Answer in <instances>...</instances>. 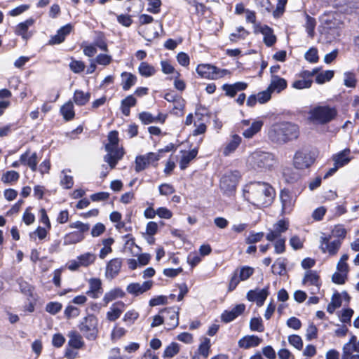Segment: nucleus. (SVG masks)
I'll use <instances>...</instances> for the list:
<instances>
[{
    "instance_id": "f257e3e1",
    "label": "nucleus",
    "mask_w": 359,
    "mask_h": 359,
    "mask_svg": "<svg viewBox=\"0 0 359 359\" xmlns=\"http://www.w3.org/2000/svg\"><path fill=\"white\" fill-rule=\"evenodd\" d=\"M245 201L257 208L269 207L273 202L276 191L273 187L264 182H251L243 189Z\"/></svg>"
},
{
    "instance_id": "f03ea898",
    "label": "nucleus",
    "mask_w": 359,
    "mask_h": 359,
    "mask_svg": "<svg viewBox=\"0 0 359 359\" xmlns=\"http://www.w3.org/2000/svg\"><path fill=\"white\" fill-rule=\"evenodd\" d=\"M267 135L271 142L282 145L297 140L299 135V128L292 122H277L269 127Z\"/></svg>"
},
{
    "instance_id": "7ed1b4c3",
    "label": "nucleus",
    "mask_w": 359,
    "mask_h": 359,
    "mask_svg": "<svg viewBox=\"0 0 359 359\" xmlns=\"http://www.w3.org/2000/svg\"><path fill=\"white\" fill-rule=\"evenodd\" d=\"M247 163L257 172H266L273 169L276 160L272 153L256 150L248 156Z\"/></svg>"
},
{
    "instance_id": "20e7f679",
    "label": "nucleus",
    "mask_w": 359,
    "mask_h": 359,
    "mask_svg": "<svg viewBox=\"0 0 359 359\" xmlns=\"http://www.w3.org/2000/svg\"><path fill=\"white\" fill-rule=\"evenodd\" d=\"M109 142L105 145V150L107 154L104 156V161L107 162L113 169L118 161L122 158L124 151L122 148L118 147V133L116 130L109 132L108 135Z\"/></svg>"
},
{
    "instance_id": "39448f33",
    "label": "nucleus",
    "mask_w": 359,
    "mask_h": 359,
    "mask_svg": "<svg viewBox=\"0 0 359 359\" xmlns=\"http://www.w3.org/2000/svg\"><path fill=\"white\" fill-rule=\"evenodd\" d=\"M80 332L83 337L89 341H95L98 336V319L93 315L89 314L81 320L78 325Z\"/></svg>"
},
{
    "instance_id": "423d86ee",
    "label": "nucleus",
    "mask_w": 359,
    "mask_h": 359,
    "mask_svg": "<svg viewBox=\"0 0 359 359\" xmlns=\"http://www.w3.org/2000/svg\"><path fill=\"white\" fill-rule=\"evenodd\" d=\"M337 115V109L327 105L316 107L310 112L311 119L320 124H325L332 121Z\"/></svg>"
},
{
    "instance_id": "0eeeda50",
    "label": "nucleus",
    "mask_w": 359,
    "mask_h": 359,
    "mask_svg": "<svg viewBox=\"0 0 359 359\" xmlns=\"http://www.w3.org/2000/svg\"><path fill=\"white\" fill-rule=\"evenodd\" d=\"M322 23L325 32L330 35V39H336L340 35L342 27L341 20L334 14H325L322 18Z\"/></svg>"
},
{
    "instance_id": "6e6552de",
    "label": "nucleus",
    "mask_w": 359,
    "mask_h": 359,
    "mask_svg": "<svg viewBox=\"0 0 359 359\" xmlns=\"http://www.w3.org/2000/svg\"><path fill=\"white\" fill-rule=\"evenodd\" d=\"M255 272L252 267L248 266H242L238 267L233 272L229 283L228 290L233 291L241 281H245L251 277Z\"/></svg>"
},
{
    "instance_id": "1a4fd4ad",
    "label": "nucleus",
    "mask_w": 359,
    "mask_h": 359,
    "mask_svg": "<svg viewBox=\"0 0 359 359\" xmlns=\"http://www.w3.org/2000/svg\"><path fill=\"white\" fill-rule=\"evenodd\" d=\"M196 72L201 77L208 79H218L230 74L228 69H219L209 64L198 65Z\"/></svg>"
},
{
    "instance_id": "9d476101",
    "label": "nucleus",
    "mask_w": 359,
    "mask_h": 359,
    "mask_svg": "<svg viewBox=\"0 0 359 359\" xmlns=\"http://www.w3.org/2000/svg\"><path fill=\"white\" fill-rule=\"evenodd\" d=\"M240 177V173L237 170L225 172L220 179L221 189L226 194H231L236 188Z\"/></svg>"
},
{
    "instance_id": "9b49d317",
    "label": "nucleus",
    "mask_w": 359,
    "mask_h": 359,
    "mask_svg": "<svg viewBox=\"0 0 359 359\" xmlns=\"http://www.w3.org/2000/svg\"><path fill=\"white\" fill-rule=\"evenodd\" d=\"M161 158L159 153L149 152L144 155L137 156L135 161V170L140 172L149 165L156 166L155 164Z\"/></svg>"
},
{
    "instance_id": "f8f14e48",
    "label": "nucleus",
    "mask_w": 359,
    "mask_h": 359,
    "mask_svg": "<svg viewBox=\"0 0 359 359\" xmlns=\"http://www.w3.org/2000/svg\"><path fill=\"white\" fill-rule=\"evenodd\" d=\"M332 236H327L322 233L320 238V249L322 252L328 254L330 256H334L337 254L341 248V239L331 241Z\"/></svg>"
},
{
    "instance_id": "ddd939ff",
    "label": "nucleus",
    "mask_w": 359,
    "mask_h": 359,
    "mask_svg": "<svg viewBox=\"0 0 359 359\" xmlns=\"http://www.w3.org/2000/svg\"><path fill=\"white\" fill-rule=\"evenodd\" d=\"M314 161L315 158L310 151L299 150L294 154L293 165L297 169L304 170L309 168Z\"/></svg>"
},
{
    "instance_id": "4468645a",
    "label": "nucleus",
    "mask_w": 359,
    "mask_h": 359,
    "mask_svg": "<svg viewBox=\"0 0 359 359\" xmlns=\"http://www.w3.org/2000/svg\"><path fill=\"white\" fill-rule=\"evenodd\" d=\"M290 226L288 219H281L273 224V227L269 229L266 235V238L270 242H273L277 238H284L282 233L287 231Z\"/></svg>"
},
{
    "instance_id": "2eb2a0df",
    "label": "nucleus",
    "mask_w": 359,
    "mask_h": 359,
    "mask_svg": "<svg viewBox=\"0 0 359 359\" xmlns=\"http://www.w3.org/2000/svg\"><path fill=\"white\" fill-rule=\"evenodd\" d=\"M302 284L306 286H311V294H315L319 292L321 286L320 276L316 271L309 270L305 273L302 280Z\"/></svg>"
},
{
    "instance_id": "dca6fc26",
    "label": "nucleus",
    "mask_w": 359,
    "mask_h": 359,
    "mask_svg": "<svg viewBox=\"0 0 359 359\" xmlns=\"http://www.w3.org/2000/svg\"><path fill=\"white\" fill-rule=\"evenodd\" d=\"M280 200L281 203V215L290 214L294 208L296 197L292 196L291 193L287 190L283 189L280 194Z\"/></svg>"
},
{
    "instance_id": "f3484780",
    "label": "nucleus",
    "mask_w": 359,
    "mask_h": 359,
    "mask_svg": "<svg viewBox=\"0 0 359 359\" xmlns=\"http://www.w3.org/2000/svg\"><path fill=\"white\" fill-rule=\"evenodd\" d=\"M269 286H266L263 289L256 288L250 290L248 292L246 298L250 302H255L257 306L260 307L264 305L269 292Z\"/></svg>"
},
{
    "instance_id": "a211bd4d",
    "label": "nucleus",
    "mask_w": 359,
    "mask_h": 359,
    "mask_svg": "<svg viewBox=\"0 0 359 359\" xmlns=\"http://www.w3.org/2000/svg\"><path fill=\"white\" fill-rule=\"evenodd\" d=\"M243 126L247 127L243 129L242 133L245 138L250 139L258 133L264 126V122L262 120H255L250 123V120H243L241 122Z\"/></svg>"
},
{
    "instance_id": "6ab92c4d",
    "label": "nucleus",
    "mask_w": 359,
    "mask_h": 359,
    "mask_svg": "<svg viewBox=\"0 0 359 359\" xmlns=\"http://www.w3.org/2000/svg\"><path fill=\"white\" fill-rule=\"evenodd\" d=\"M163 315L164 320L167 324L168 329L175 328L179 324V309L175 307L166 308L161 311Z\"/></svg>"
},
{
    "instance_id": "aec40b11",
    "label": "nucleus",
    "mask_w": 359,
    "mask_h": 359,
    "mask_svg": "<svg viewBox=\"0 0 359 359\" xmlns=\"http://www.w3.org/2000/svg\"><path fill=\"white\" fill-rule=\"evenodd\" d=\"M153 286L152 280H147L142 283H131L128 285L126 291L128 294L137 297L149 290Z\"/></svg>"
},
{
    "instance_id": "412c9836",
    "label": "nucleus",
    "mask_w": 359,
    "mask_h": 359,
    "mask_svg": "<svg viewBox=\"0 0 359 359\" xmlns=\"http://www.w3.org/2000/svg\"><path fill=\"white\" fill-rule=\"evenodd\" d=\"M35 20L32 18H28L24 22H20L15 27V34L18 36H20L24 40L29 39L32 33L29 32V28L34 25Z\"/></svg>"
},
{
    "instance_id": "4be33fe9",
    "label": "nucleus",
    "mask_w": 359,
    "mask_h": 359,
    "mask_svg": "<svg viewBox=\"0 0 359 359\" xmlns=\"http://www.w3.org/2000/svg\"><path fill=\"white\" fill-rule=\"evenodd\" d=\"M20 161L22 165L29 167L32 172L36 171L39 159L36 152L32 153L27 149L20 156Z\"/></svg>"
},
{
    "instance_id": "5701e85b",
    "label": "nucleus",
    "mask_w": 359,
    "mask_h": 359,
    "mask_svg": "<svg viewBox=\"0 0 359 359\" xmlns=\"http://www.w3.org/2000/svg\"><path fill=\"white\" fill-rule=\"evenodd\" d=\"M123 259L121 258H114L111 259L106 266L105 276L107 278L113 279L119 273L122 267Z\"/></svg>"
},
{
    "instance_id": "b1692460",
    "label": "nucleus",
    "mask_w": 359,
    "mask_h": 359,
    "mask_svg": "<svg viewBox=\"0 0 359 359\" xmlns=\"http://www.w3.org/2000/svg\"><path fill=\"white\" fill-rule=\"evenodd\" d=\"M89 289L86 294L93 299H97L103 293L102 281L100 278H92L88 280Z\"/></svg>"
},
{
    "instance_id": "393cba45",
    "label": "nucleus",
    "mask_w": 359,
    "mask_h": 359,
    "mask_svg": "<svg viewBox=\"0 0 359 359\" xmlns=\"http://www.w3.org/2000/svg\"><path fill=\"white\" fill-rule=\"evenodd\" d=\"M245 309V306L243 304H238L229 311H224L221 316V319L224 323H230L242 314Z\"/></svg>"
},
{
    "instance_id": "a878e982",
    "label": "nucleus",
    "mask_w": 359,
    "mask_h": 359,
    "mask_svg": "<svg viewBox=\"0 0 359 359\" xmlns=\"http://www.w3.org/2000/svg\"><path fill=\"white\" fill-rule=\"evenodd\" d=\"M350 154L351 150L346 148L333 155L332 160L334 161V164L336 165V168H340L348 164L353 158Z\"/></svg>"
},
{
    "instance_id": "bb28decb",
    "label": "nucleus",
    "mask_w": 359,
    "mask_h": 359,
    "mask_svg": "<svg viewBox=\"0 0 359 359\" xmlns=\"http://www.w3.org/2000/svg\"><path fill=\"white\" fill-rule=\"evenodd\" d=\"M256 31L259 32L264 36V42L268 47L272 46L276 41V36L273 34L272 28L268 25H259L256 27Z\"/></svg>"
},
{
    "instance_id": "cd10ccee",
    "label": "nucleus",
    "mask_w": 359,
    "mask_h": 359,
    "mask_svg": "<svg viewBox=\"0 0 359 359\" xmlns=\"http://www.w3.org/2000/svg\"><path fill=\"white\" fill-rule=\"evenodd\" d=\"M125 307V304L121 301L114 303L107 313V320L111 322L117 320L124 311Z\"/></svg>"
},
{
    "instance_id": "c85d7f7f",
    "label": "nucleus",
    "mask_w": 359,
    "mask_h": 359,
    "mask_svg": "<svg viewBox=\"0 0 359 359\" xmlns=\"http://www.w3.org/2000/svg\"><path fill=\"white\" fill-rule=\"evenodd\" d=\"M72 29V26L71 24H67L57 30V34L51 37L48 43L50 45H54L62 43L65 37L71 32Z\"/></svg>"
},
{
    "instance_id": "c756f323",
    "label": "nucleus",
    "mask_w": 359,
    "mask_h": 359,
    "mask_svg": "<svg viewBox=\"0 0 359 359\" xmlns=\"http://www.w3.org/2000/svg\"><path fill=\"white\" fill-rule=\"evenodd\" d=\"M287 81L277 75H271V82L268 88L271 93H280L287 88Z\"/></svg>"
},
{
    "instance_id": "7c9ffc66",
    "label": "nucleus",
    "mask_w": 359,
    "mask_h": 359,
    "mask_svg": "<svg viewBox=\"0 0 359 359\" xmlns=\"http://www.w3.org/2000/svg\"><path fill=\"white\" fill-rule=\"evenodd\" d=\"M247 87L248 84L245 82H236L233 84L225 83L222 88L226 95L233 97L238 92L244 90Z\"/></svg>"
},
{
    "instance_id": "2f4dec72",
    "label": "nucleus",
    "mask_w": 359,
    "mask_h": 359,
    "mask_svg": "<svg viewBox=\"0 0 359 359\" xmlns=\"http://www.w3.org/2000/svg\"><path fill=\"white\" fill-rule=\"evenodd\" d=\"M262 339L255 335H247L238 341V346L245 349L258 346Z\"/></svg>"
},
{
    "instance_id": "473e14b6",
    "label": "nucleus",
    "mask_w": 359,
    "mask_h": 359,
    "mask_svg": "<svg viewBox=\"0 0 359 359\" xmlns=\"http://www.w3.org/2000/svg\"><path fill=\"white\" fill-rule=\"evenodd\" d=\"M68 346L74 349H80L83 347L85 342L82 336L76 331L72 330L68 333Z\"/></svg>"
},
{
    "instance_id": "72a5a7b5",
    "label": "nucleus",
    "mask_w": 359,
    "mask_h": 359,
    "mask_svg": "<svg viewBox=\"0 0 359 359\" xmlns=\"http://www.w3.org/2000/svg\"><path fill=\"white\" fill-rule=\"evenodd\" d=\"M125 296L126 292L121 288L114 287L104 294L102 301L104 306H107L113 300L118 298H123Z\"/></svg>"
},
{
    "instance_id": "f704fd0d",
    "label": "nucleus",
    "mask_w": 359,
    "mask_h": 359,
    "mask_svg": "<svg viewBox=\"0 0 359 359\" xmlns=\"http://www.w3.org/2000/svg\"><path fill=\"white\" fill-rule=\"evenodd\" d=\"M197 154V148H194L191 151H184L180 161V169H186L188 167L189 163L196 157Z\"/></svg>"
},
{
    "instance_id": "c9c22d12",
    "label": "nucleus",
    "mask_w": 359,
    "mask_h": 359,
    "mask_svg": "<svg viewBox=\"0 0 359 359\" xmlns=\"http://www.w3.org/2000/svg\"><path fill=\"white\" fill-rule=\"evenodd\" d=\"M137 82V76L132 73L123 72L121 74V86L123 90H128Z\"/></svg>"
},
{
    "instance_id": "e433bc0d",
    "label": "nucleus",
    "mask_w": 359,
    "mask_h": 359,
    "mask_svg": "<svg viewBox=\"0 0 359 359\" xmlns=\"http://www.w3.org/2000/svg\"><path fill=\"white\" fill-rule=\"evenodd\" d=\"M241 142V137L238 135H233L231 140L226 144L223 150L224 156H229L238 148Z\"/></svg>"
},
{
    "instance_id": "4c0bfd02",
    "label": "nucleus",
    "mask_w": 359,
    "mask_h": 359,
    "mask_svg": "<svg viewBox=\"0 0 359 359\" xmlns=\"http://www.w3.org/2000/svg\"><path fill=\"white\" fill-rule=\"evenodd\" d=\"M84 235L81 232L72 231L67 233L63 238V245H69L81 242L84 239Z\"/></svg>"
},
{
    "instance_id": "58836bf2",
    "label": "nucleus",
    "mask_w": 359,
    "mask_h": 359,
    "mask_svg": "<svg viewBox=\"0 0 359 359\" xmlns=\"http://www.w3.org/2000/svg\"><path fill=\"white\" fill-rule=\"evenodd\" d=\"M136 103L137 100L133 95L127 96L121 101V110L122 114L126 116H129L130 107H134Z\"/></svg>"
},
{
    "instance_id": "ea45409f",
    "label": "nucleus",
    "mask_w": 359,
    "mask_h": 359,
    "mask_svg": "<svg viewBox=\"0 0 359 359\" xmlns=\"http://www.w3.org/2000/svg\"><path fill=\"white\" fill-rule=\"evenodd\" d=\"M90 98V94L89 93H85L80 90H76L74 93L73 100L76 105L83 106L85 105Z\"/></svg>"
},
{
    "instance_id": "a19ab883",
    "label": "nucleus",
    "mask_w": 359,
    "mask_h": 359,
    "mask_svg": "<svg viewBox=\"0 0 359 359\" xmlns=\"http://www.w3.org/2000/svg\"><path fill=\"white\" fill-rule=\"evenodd\" d=\"M60 113L66 121H70L75 116L74 104L71 101L66 102L60 108Z\"/></svg>"
},
{
    "instance_id": "79ce46f5",
    "label": "nucleus",
    "mask_w": 359,
    "mask_h": 359,
    "mask_svg": "<svg viewBox=\"0 0 359 359\" xmlns=\"http://www.w3.org/2000/svg\"><path fill=\"white\" fill-rule=\"evenodd\" d=\"M140 74L144 77H150L154 75L156 70L154 66L147 62H142L138 67Z\"/></svg>"
},
{
    "instance_id": "37998d69",
    "label": "nucleus",
    "mask_w": 359,
    "mask_h": 359,
    "mask_svg": "<svg viewBox=\"0 0 359 359\" xmlns=\"http://www.w3.org/2000/svg\"><path fill=\"white\" fill-rule=\"evenodd\" d=\"M96 255L93 252H86L77 257L79 263L83 267L93 264L96 259Z\"/></svg>"
},
{
    "instance_id": "c03bdc74",
    "label": "nucleus",
    "mask_w": 359,
    "mask_h": 359,
    "mask_svg": "<svg viewBox=\"0 0 359 359\" xmlns=\"http://www.w3.org/2000/svg\"><path fill=\"white\" fill-rule=\"evenodd\" d=\"M249 34V32L244 27H238L234 32L229 35V40L232 42H237L245 39Z\"/></svg>"
},
{
    "instance_id": "a18cd8bd",
    "label": "nucleus",
    "mask_w": 359,
    "mask_h": 359,
    "mask_svg": "<svg viewBox=\"0 0 359 359\" xmlns=\"http://www.w3.org/2000/svg\"><path fill=\"white\" fill-rule=\"evenodd\" d=\"M20 178V175L15 170H9L3 174L1 181L4 184H11L17 182Z\"/></svg>"
},
{
    "instance_id": "49530a36",
    "label": "nucleus",
    "mask_w": 359,
    "mask_h": 359,
    "mask_svg": "<svg viewBox=\"0 0 359 359\" xmlns=\"http://www.w3.org/2000/svg\"><path fill=\"white\" fill-rule=\"evenodd\" d=\"M272 272L274 274L283 275L285 272V262L283 258H278L272 265Z\"/></svg>"
},
{
    "instance_id": "de8ad7c7",
    "label": "nucleus",
    "mask_w": 359,
    "mask_h": 359,
    "mask_svg": "<svg viewBox=\"0 0 359 359\" xmlns=\"http://www.w3.org/2000/svg\"><path fill=\"white\" fill-rule=\"evenodd\" d=\"M210 346V339L207 337L204 338L203 341L200 344L198 352L204 358H207L208 357Z\"/></svg>"
},
{
    "instance_id": "09e8293b",
    "label": "nucleus",
    "mask_w": 359,
    "mask_h": 359,
    "mask_svg": "<svg viewBox=\"0 0 359 359\" xmlns=\"http://www.w3.org/2000/svg\"><path fill=\"white\" fill-rule=\"evenodd\" d=\"M357 79L355 74L351 72H346L344 74V84L348 88H355Z\"/></svg>"
},
{
    "instance_id": "8fccbe9b",
    "label": "nucleus",
    "mask_w": 359,
    "mask_h": 359,
    "mask_svg": "<svg viewBox=\"0 0 359 359\" xmlns=\"http://www.w3.org/2000/svg\"><path fill=\"white\" fill-rule=\"evenodd\" d=\"M316 81L319 84H323L329 81L334 76V71L327 70L321 73L316 74Z\"/></svg>"
},
{
    "instance_id": "3c124183",
    "label": "nucleus",
    "mask_w": 359,
    "mask_h": 359,
    "mask_svg": "<svg viewBox=\"0 0 359 359\" xmlns=\"http://www.w3.org/2000/svg\"><path fill=\"white\" fill-rule=\"evenodd\" d=\"M348 259V255L347 254H344L339 261L338 262L337 264V270L339 272L341 273H347L349 271V266L347 264V260Z\"/></svg>"
},
{
    "instance_id": "603ef678",
    "label": "nucleus",
    "mask_w": 359,
    "mask_h": 359,
    "mask_svg": "<svg viewBox=\"0 0 359 359\" xmlns=\"http://www.w3.org/2000/svg\"><path fill=\"white\" fill-rule=\"evenodd\" d=\"M48 230L47 228L38 226L34 231L29 233L30 238L35 240L37 237L39 240H43L46 238Z\"/></svg>"
},
{
    "instance_id": "864d4df0",
    "label": "nucleus",
    "mask_w": 359,
    "mask_h": 359,
    "mask_svg": "<svg viewBox=\"0 0 359 359\" xmlns=\"http://www.w3.org/2000/svg\"><path fill=\"white\" fill-rule=\"evenodd\" d=\"M138 317L139 313L136 311L130 310L125 313L123 320L127 325L130 326L135 323Z\"/></svg>"
},
{
    "instance_id": "5fc2aeb1",
    "label": "nucleus",
    "mask_w": 359,
    "mask_h": 359,
    "mask_svg": "<svg viewBox=\"0 0 359 359\" xmlns=\"http://www.w3.org/2000/svg\"><path fill=\"white\" fill-rule=\"evenodd\" d=\"M173 113L177 116H182L183 110L185 106L184 100L182 97H180L177 98V100L173 102Z\"/></svg>"
},
{
    "instance_id": "6e6d98bb",
    "label": "nucleus",
    "mask_w": 359,
    "mask_h": 359,
    "mask_svg": "<svg viewBox=\"0 0 359 359\" xmlns=\"http://www.w3.org/2000/svg\"><path fill=\"white\" fill-rule=\"evenodd\" d=\"M80 314V309L73 305H68L65 311L64 315L67 319L74 318Z\"/></svg>"
},
{
    "instance_id": "4d7b16f0",
    "label": "nucleus",
    "mask_w": 359,
    "mask_h": 359,
    "mask_svg": "<svg viewBox=\"0 0 359 359\" xmlns=\"http://www.w3.org/2000/svg\"><path fill=\"white\" fill-rule=\"evenodd\" d=\"M313 81L311 79H304L301 78V79H298L294 81L292 86V88L298 90L309 88L311 86Z\"/></svg>"
},
{
    "instance_id": "13d9d810",
    "label": "nucleus",
    "mask_w": 359,
    "mask_h": 359,
    "mask_svg": "<svg viewBox=\"0 0 359 359\" xmlns=\"http://www.w3.org/2000/svg\"><path fill=\"white\" fill-rule=\"evenodd\" d=\"M179 351V344L175 342H172L165 348L163 353V357L172 358L177 354Z\"/></svg>"
},
{
    "instance_id": "bf43d9fd",
    "label": "nucleus",
    "mask_w": 359,
    "mask_h": 359,
    "mask_svg": "<svg viewBox=\"0 0 359 359\" xmlns=\"http://www.w3.org/2000/svg\"><path fill=\"white\" fill-rule=\"evenodd\" d=\"M264 236V233L263 232L250 231L245 239V242L248 244H254L261 241Z\"/></svg>"
},
{
    "instance_id": "052dcab7",
    "label": "nucleus",
    "mask_w": 359,
    "mask_h": 359,
    "mask_svg": "<svg viewBox=\"0 0 359 359\" xmlns=\"http://www.w3.org/2000/svg\"><path fill=\"white\" fill-rule=\"evenodd\" d=\"M62 308L61 303L57 302H51L46 304V311L51 315H55L59 313Z\"/></svg>"
},
{
    "instance_id": "680f3d73",
    "label": "nucleus",
    "mask_w": 359,
    "mask_h": 359,
    "mask_svg": "<svg viewBox=\"0 0 359 359\" xmlns=\"http://www.w3.org/2000/svg\"><path fill=\"white\" fill-rule=\"evenodd\" d=\"M274 242V251L276 254H282L285 251V238H277Z\"/></svg>"
},
{
    "instance_id": "e2e57ef3",
    "label": "nucleus",
    "mask_w": 359,
    "mask_h": 359,
    "mask_svg": "<svg viewBox=\"0 0 359 359\" xmlns=\"http://www.w3.org/2000/svg\"><path fill=\"white\" fill-rule=\"evenodd\" d=\"M250 328L252 331L263 332L264 327L260 318H253L250 322Z\"/></svg>"
},
{
    "instance_id": "0e129e2a",
    "label": "nucleus",
    "mask_w": 359,
    "mask_h": 359,
    "mask_svg": "<svg viewBox=\"0 0 359 359\" xmlns=\"http://www.w3.org/2000/svg\"><path fill=\"white\" fill-rule=\"evenodd\" d=\"M288 341L290 345L293 346L297 350H302L303 348V341L299 335L292 334L289 336Z\"/></svg>"
},
{
    "instance_id": "69168bd1",
    "label": "nucleus",
    "mask_w": 359,
    "mask_h": 359,
    "mask_svg": "<svg viewBox=\"0 0 359 359\" xmlns=\"http://www.w3.org/2000/svg\"><path fill=\"white\" fill-rule=\"evenodd\" d=\"M126 333L125 328L115 325L111 333V339L116 341L123 337Z\"/></svg>"
},
{
    "instance_id": "338daca9",
    "label": "nucleus",
    "mask_w": 359,
    "mask_h": 359,
    "mask_svg": "<svg viewBox=\"0 0 359 359\" xmlns=\"http://www.w3.org/2000/svg\"><path fill=\"white\" fill-rule=\"evenodd\" d=\"M85 67L86 66L84 62L79 60H72L69 63L70 69L76 74H79L83 72L85 69Z\"/></svg>"
},
{
    "instance_id": "774afa93",
    "label": "nucleus",
    "mask_w": 359,
    "mask_h": 359,
    "mask_svg": "<svg viewBox=\"0 0 359 359\" xmlns=\"http://www.w3.org/2000/svg\"><path fill=\"white\" fill-rule=\"evenodd\" d=\"M346 230L341 225H337L334 227L332 231V236L336 237L337 239H341V242L346 237Z\"/></svg>"
}]
</instances>
